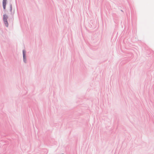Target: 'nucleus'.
Here are the masks:
<instances>
[{
  "label": "nucleus",
  "instance_id": "nucleus-1",
  "mask_svg": "<svg viewBox=\"0 0 154 154\" xmlns=\"http://www.w3.org/2000/svg\"><path fill=\"white\" fill-rule=\"evenodd\" d=\"M8 18V17L6 14L4 15H3V21L4 23L6 26L8 27V23L7 21V19Z\"/></svg>",
  "mask_w": 154,
  "mask_h": 154
},
{
  "label": "nucleus",
  "instance_id": "nucleus-2",
  "mask_svg": "<svg viewBox=\"0 0 154 154\" xmlns=\"http://www.w3.org/2000/svg\"><path fill=\"white\" fill-rule=\"evenodd\" d=\"M7 0H3V8L4 9H5L6 2Z\"/></svg>",
  "mask_w": 154,
  "mask_h": 154
},
{
  "label": "nucleus",
  "instance_id": "nucleus-3",
  "mask_svg": "<svg viewBox=\"0 0 154 154\" xmlns=\"http://www.w3.org/2000/svg\"><path fill=\"white\" fill-rule=\"evenodd\" d=\"M23 57L24 58V60L25 59V52L24 50L23 51Z\"/></svg>",
  "mask_w": 154,
  "mask_h": 154
}]
</instances>
